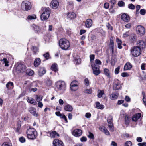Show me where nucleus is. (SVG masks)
I'll list each match as a JSON object with an SVG mask.
<instances>
[{"label": "nucleus", "mask_w": 146, "mask_h": 146, "mask_svg": "<svg viewBox=\"0 0 146 146\" xmlns=\"http://www.w3.org/2000/svg\"><path fill=\"white\" fill-rule=\"evenodd\" d=\"M132 66L130 62H127L124 66V70H130L132 67Z\"/></svg>", "instance_id": "obj_22"}, {"label": "nucleus", "mask_w": 146, "mask_h": 146, "mask_svg": "<svg viewBox=\"0 0 146 146\" xmlns=\"http://www.w3.org/2000/svg\"><path fill=\"white\" fill-rule=\"evenodd\" d=\"M130 51L132 56L137 57L141 53V50L138 46H134L131 48Z\"/></svg>", "instance_id": "obj_4"}, {"label": "nucleus", "mask_w": 146, "mask_h": 146, "mask_svg": "<svg viewBox=\"0 0 146 146\" xmlns=\"http://www.w3.org/2000/svg\"><path fill=\"white\" fill-rule=\"evenodd\" d=\"M57 66V64L56 63H54L52 65L51 67V69L52 70L56 72L58 71Z\"/></svg>", "instance_id": "obj_36"}, {"label": "nucleus", "mask_w": 146, "mask_h": 146, "mask_svg": "<svg viewBox=\"0 0 146 146\" xmlns=\"http://www.w3.org/2000/svg\"><path fill=\"white\" fill-rule=\"evenodd\" d=\"M117 43L118 44V48L119 49H121L122 48V46L121 44L122 43L121 41L119 38H117L116 40Z\"/></svg>", "instance_id": "obj_32"}, {"label": "nucleus", "mask_w": 146, "mask_h": 146, "mask_svg": "<svg viewBox=\"0 0 146 146\" xmlns=\"http://www.w3.org/2000/svg\"><path fill=\"white\" fill-rule=\"evenodd\" d=\"M137 46H138L140 48H144L145 47V44L144 42L142 40H138L137 43Z\"/></svg>", "instance_id": "obj_18"}, {"label": "nucleus", "mask_w": 146, "mask_h": 146, "mask_svg": "<svg viewBox=\"0 0 146 146\" xmlns=\"http://www.w3.org/2000/svg\"><path fill=\"white\" fill-rule=\"evenodd\" d=\"M46 83L47 86H50L52 85V82L50 79H48L46 81Z\"/></svg>", "instance_id": "obj_38"}, {"label": "nucleus", "mask_w": 146, "mask_h": 146, "mask_svg": "<svg viewBox=\"0 0 146 146\" xmlns=\"http://www.w3.org/2000/svg\"><path fill=\"white\" fill-rule=\"evenodd\" d=\"M78 82L76 81H73L70 84V88L72 91H75L78 89Z\"/></svg>", "instance_id": "obj_10"}, {"label": "nucleus", "mask_w": 146, "mask_h": 146, "mask_svg": "<svg viewBox=\"0 0 146 146\" xmlns=\"http://www.w3.org/2000/svg\"><path fill=\"white\" fill-rule=\"evenodd\" d=\"M21 6L23 9L27 11L30 9L31 8V3L27 1H23L21 3Z\"/></svg>", "instance_id": "obj_7"}, {"label": "nucleus", "mask_w": 146, "mask_h": 146, "mask_svg": "<svg viewBox=\"0 0 146 146\" xmlns=\"http://www.w3.org/2000/svg\"><path fill=\"white\" fill-rule=\"evenodd\" d=\"M128 7L130 9H134L135 8V6L132 4H130L128 5Z\"/></svg>", "instance_id": "obj_50"}, {"label": "nucleus", "mask_w": 146, "mask_h": 146, "mask_svg": "<svg viewBox=\"0 0 146 146\" xmlns=\"http://www.w3.org/2000/svg\"><path fill=\"white\" fill-rule=\"evenodd\" d=\"M19 141L22 143L24 142L25 141V139L23 137H21L19 139Z\"/></svg>", "instance_id": "obj_60"}, {"label": "nucleus", "mask_w": 146, "mask_h": 146, "mask_svg": "<svg viewBox=\"0 0 146 146\" xmlns=\"http://www.w3.org/2000/svg\"><path fill=\"white\" fill-rule=\"evenodd\" d=\"M26 66L23 64H19L17 68V71L19 72H23L26 69Z\"/></svg>", "instance_id": "obj_11"}, {"label": "nucleus", "mask_w": 146, "mask_h": 146, "mask_svg": "<svg viewBox=\"0 0 146 146\" xmlns=\"http://www.w3.org/2000/svg\"><path fill=\"white\" fill-rule=\"evenodd\" d=\"M90 83L88 78H86L84 80V84L86 86H88Z\"/></svg>", "instance_id": "obj_48"}, {"label": "nucleus", "mask_w": 146, "mask_h": 146, "mask_svg": "<svg viewBox=\"0 0 146 146\" xmlns=\"http://www.w3.org/2000/svg\"><path fill=\"white\" fill-rule=\"evenodd\" d=\"M118 95V94L117 93L114 92L111 94L110 98L111 100H115L117 98Z\"/></svg>", "instance_id": "obj_26"}, {"label": "nucleus", "mask_w": 146, "mask_h": 146, "mask_svg": "<svg viewBox=\"0 0 146 146\" xmlns=\"http://www.w3.org/2000/svg\"><path fill=\"white\" fill-rule=\"evenodd\" d=\"M140 113H138L133 115L132 117V120L134 121H136L141 117Z\"/></svg>", "instance_id": "obj_20"}, {"label": "nucleus", "mask_w": 146, "mask_h": 146, "mask_svg": "<svg viewBox=\"0 0 146 146\" xmlns=\"http://www.w3.org/2000/svg\"><path fill=\"white\" fill-rule=\"evenodd\" d=\"M56 87L60 91L63 92L65 90L66 85L63 81H59L56 83Z\"/></svg>", "instance_id": "obj_5"}, {"label": "nucleus", "mask_w": 146, "mask_h": 146, "mask_svg": "<svg viewBox=\"0 0 146 146\" xmlns=\"http://www.w3.org/2000/svg\"><path fill=\"white\" fill-rule=\"evenodd\" d=\"M140 13L141 15H144L146 13V10L143 9H141L140 10Z\"/></svg>", "instance_id": "obj_52"}, {"label": "nucleus", "mask_w": 146, "mask_h": 146, "mask_svg": "<svg viewBox=\"0 0 146 146\" xmlns=\"http://www.w3.org/2000/svg\"><path fill=\"white\" fill-rule=\"evenodd\" d=\"M104 7L106 9H108L109 7V4L108 3H106L104 5Z\"/></svg>", "instance_id": "obj_59"}, {"label": "nucleus", "mask_w": 146, "mask_h": 146, "mask_svg": "<svg viewBox=\"0 0 146 146\" xmlns=\"http://www.w3.org/2000/svg\"><path fill=\"white\" fill-rule=\"evenodd\" d=\"M141 6L139 5H137L136 7V15H139V11L140 9Z\"/></svg>", "instance_id": "obj_40"}, {"label": "nucleus", "mask_w": 146, "mask_h": 146, "mask_svg": "<svg viewBox=\"0 0 146 146\" xmlns=\"http://www.w3.org/2000/svg\"><path fill=\"white\" fill-rule=\"evenodd\" d=\"M110 48H111L112 52H113L114 48V44L113 41V38L111 37L110 38Z\"/></svg>", "instance_id": "obj_24"}, {"label": "nucleus", "mask_w": 146, "mask_h": 146, "mask_svg": "<svg viewBox=\"0 0 146 146\" xmlns=\"http://www.w3.org/2000/svg\"><path fill=\"white\" fill-rule=\"evenodd\" d=\"M59 5V2L57 0H53L50 4V7L53 9L57 8Z\"/></svg>", "instance_id": "obj_12"}, {"label": "nucleus", "mask_w": 146, "mask_h": 146, "mask_svg": "<svg viewBox=\"0 0 146 146\" xmlns=\"http://www.w3.org/2000/svg\"><path fill=\"white\" fill-rule=\"evenodd\" d=\"M92 90L91 89H86L84 91V92L86 94H90L92 93Z\"/></svg>", "instance_id": "obj_43"}, {"label": "nucleus", "mask_w": 146, "mask_h": 146, "mask_svg": "<svg viewBox=\"0 0 146 146\" xmlns=\"http://www.w3.org/2000/svg\"><path fill=\"white\" fill-rule=\"evenodd\" d=\"M59 45L61 49L64 50H68L70 46L69 41L64 38L61 39L59 40Z\"/></svg>", "instance_id": "obj_2"}, {"label": "nucleus", "mask_w": 146, "mask_h": 146, "mask_svg": "<svg viewBox=\"0 0 146 146\" xmlns=\"http://www.w3.org/2000/svg\"><path fill=\"white\" fill-rule=\"evenodd\" d=\"M27 101L29 103L32 104L34 105L36 104H37V102L36 101L32 98H27Z\"/></svg>", "instance_id": "obj_25"}, {"label": "nucleus", "mask_w": 146, "mask_h": 146, "mask_svg": "<svg viewBox=\"0 0 146 146\" xmlns=\"http://www.w3.org/2000/svg\"><path fill=\"white\" fill-rule=\"evenodd\" d=\"M136 29L137 33L141 36L143 35L145 33V29L142 26H138L136 27Z\"/></svg>", "instance_id": "obj_9"}, {"label": "nucleus", "mask_w": 146, "mask_h": 146, "mask_svg": "<svg viewBox=\"0 0 146 146\" xmlns=\"http://www.w3.org/2000/svg\"><path fill=\"white\" fill-rule=\"evenodd\" d=\"M1 61H3V62L5 64V66H9V65L8 64L9 62L6 58H4L3 60H1Z\"/></svg>", "instance_id": "obj_45"}, {"label": "nucleus", "mask_w": 146, "mask_h": 146, "mask_svg": "<svg viewBox=\"0 0 146 146\" xmlns=\"http://www.w3.org/2000/svg\"><path fill=\"white\" fill-rule=\"evenodd\" d=\"M93 64H95L96 65H100L101 64V62L98 59H96L95 61V63Z\"/></svg>", "instance_id": "obj_46"}, {"label": "nucleus", "mask_w": 146, "mask_h": 146, "mask_svg": "<svg viewBox=\"0 0 146 146\" xmlns=\"http://www.w3.org/2000/svg\"><path fill=\"white\" fill-rule=\"evenodd\" d=\"M42 99V96L40 95L38 96V95H36V101L37 102H40V101Z\"/></svg>", "instance_id": "obj_42"}, {"label": "nucleus", "mask_w": 146, "mask_h": 146, "mask_svg": "<svg viewBox=\"0 0 146 146\" xmlns=\"http://www.w3.org/2000/svg\"><path fill=\"white\" fill-rule=\"evenodd\" d=\"M36 15L33 14L32 15H29L27 17V19L29 20L35 19H36Z\"/></svg>", "instance_id": "obj_35"}, {"label": "nucleus", "mask_w": 146, "mask_h": 146, "mask_svg": "<svg viewBox=\"0 0 146 146\" xmlns=\"http://www.w3.org/2000/svg\"><path fill=\"white\" fill-rule=\"evenodd\" d=\"M92 21L90 19H88L86 20L85 25L86 27L88 28L90 27L92 25Z\"/></svg>", "instance_id": "obj_21"}, {"label": "nucleus", "mask_w": 146, "mask_h": 146, "mask_svg": "<svg viewBox=\"0 0 146 146\" xmlns=\"http://www.w3.org/2000/svg\"><path fill=\"white\" fill-rule=\"evenodd\" d=\"M40 58H36L34 62V65L35 67L38 66L40 63Z\"/></svg>", "instance_id": "obj_29"}, {"label": "nucleus", "mask_w": 146, "mask_h": 146, "mask_svg": "<svg viewBox=\"0 0 146 146\" xmlns=\"http://www.w3.org/2000/svg\"><path fill=\"white\" fill-rule=\"evenodd\" d=\"M54 146H64L63 142L58 139H54L53 141Z\"/></svg>", "instance_id": "obj_16"}, {"label": "nucleus", "mask_w": 146, "mask_h": 146, "mask_svg": "<svg viewBox=\"0 0 146 146\" xmlns=\"http://www.w3.org/2000/svg\"><path fill=\"white\" fill-rule=\"evenodd\" d=\"M76 14L74 12H70L68 13L67 15V18L69 19H72L76 17Z\"/></svg>", "instance_id": "obj_23"}, {"label": "nucleus", "mask_w": 146, "mask_h": 146, "mask_svg": "<svg viewBox=\"0 0 146 146\" xmlns=\"http://www.w3.org/2000/svg\"><path fill=\"white\" fill-rule=\"evenodd\" d=\"M129 121L128 116L126 115L125 117V123L127 125H128L129 124Z\"/></svg>", "instance_id": "obj_39"}, {"label": "nucleus", "mask_w": 146, "mask_h": 146, "mask_svg": "<svg viewBox=\"0 0 146 146\" xmlns=\"http://www.w3.org/2000/svg\"><path fill=\"white\" fill-rule=\"evenodd\" d=\"M32 28L33 30L36 33L38 32L40 30V28L38 26L34 24L32 25Z\"/></svg>", "instance_id": "obj_28"}, {"label": "nucleus", "mask_w": 146, "mask_h": 146, "mask_svg": "<svg viewBox=\"0 0 146 146\" xmlns=\"http://www.w3.org/2000/svg\"><path fill=\"white\" fill-rule=\"evenodd\" d=\"M96 108L98 109L102 110L104 107V106L103 105L101 104H100L98 102H96Z\"/></svg>", "instance_id": "obj_31"}, {"label": "nucleus", "mask_w": 146, "mask_h": 146, "mask_svg": "<svg viewBox=\"0 0 146 146\" xmlns=\"http://www.w3.org/2000/svg\"><path fill=\"white\" fill-rule=\"evenodd\" d=\"M29 111L34 116L38 117V115L36 113V109L34 108L31 107L29 108Z\"/></svg>", "instance_id": "obj_17"}, {"label": "nucleus", "mask_w": 146, "mask_h": 146, "mask_svg": "<svg viewBox=\"0 0 146 146\" xmlns=\"http://www.w3.org/2000/svg\"><path fill=\"white\" fill-rule=\"evenodd\" d=\"M64 109L67 111L71 112L73 110V108L71 105L67 104L64 106Z\"/></svg>", "instance_id": "obj_19"}, {"label": "nucleus", "mask_w": 146, "mask_h": 146, "mask_svg": "<svg viewBox=\"0 0 146 146\" xmlns=\"http://www.w3.org/2000/svg\"><path fill=\"white\" fill-rule=\"evenodd\" d=\"M93 70V73L96 76L98 75L100 73V66L95 64H92L91 65Z\"/></svg>", "instance_id": "obj_6"}, {"label": "nucleus", "mask_w": 146, "mask_h": 146, "mask_svg": "<svg viewBox=\"0 0 146 146\" xmlns=\"http://www.w3.org/2000/svg\"><path fill=\"white\" fill-rule=\"evenodd\" d=\"M32 50L35 53H36L38 50V48L35 46H33Z\"/></svg>", "instance_id": "obj_57"}, {"label": "nucleus", "mask_w": 146, "mask_h": 146, "mask_svg": "<svg viewBox=\"0 0 146 146\" xmlns=\"http://www.w3.org/2000/svg\"><path fill=\"white\" fill-rule=\"evenodd\" d=\"M95 56L94 54H91L90 56V60L91 62L93 61L94 59Z\"/></svg>", "instance_id": "obj_61"}, {"label": "nucleus", "mask_w": 146, "mask_h": 146, "mask_svg": "<svg viewBox=\"0 0 146 146\" xmlns=\"http://www.w3.org/2000/svg\"><path fill=\"white\" fill-rule=\"evenodd\" d=\"M132 145V142L130 141H126L125 143V146H131Z\"/></svg>", "instance_id": "obj_51"}, {"label": "nucleus", "mask_w": 146, "mask_h": 146, "mask_svg": "<svg viewBox=\"0 0 146 146\" xmlns=\"http://www.w3.org/2000/svg\"><path fill=\"white\" fill-rule=\"evenodd\" d=\"M50 136L51 137H55L59 136V135L55 131H53L50 133Z\"/></svg>", "instance_id": "obj_34"}, {"label": "nucleus", "mask_w": 146, "mask_h": 146, "mask_svg": "<svg viewBox=\"0 0 146 146\" xmlns=\"http://www.w3.org/2000/svg\"><path fill=\"white\" fill-rule=\"evenodd\" d=\"M121 19L125 22H128L130 19L129 16L126 13H122L121 15Z\"/></svg>", "instance_id": "obj_14"}, {"label": "nucleus", "mask_w": 146, "mask_h": 146, "mask_svg": "<svg viewBox=\"0 0 146 146\" xmlns=\"http://www.w3.org/2000/svg\"><path fill=\"white\" fill-rule=\"evenodd\" d=\"M43 13L40 16V18L42 21L46 20L50 16V11L49 8H42L41 9Z\"/></svg>", "instance_id": "obj_3"}, {"label": "nucleus", "mask_w": 146, "mask_h": 146, "mask_svg": "<svg viewBox=\"0 0 146 146\" xmlns=\"http://www.w3.org/2000/svg\"><path fill=\"white\" fill-rule=\"evenodd\" d=\"M97 92V96L99 98L102 97V95L104 94V90H98Z\"/></svg>", "instance_id": "obj_30"}, {"label": "nucleus", "mask_w": 146, "mask_h": 146, "mask_svg": "<svg viewBox=\"0 0 146 146\" xmlns=\"http://www.w3.org/2000/svg\"><path fill=\"white\" fill-rule=\"evenodd\" d=\"M26 72L27 74L30 76L32 75L34 73L33 71L31 70H27Z\"/></svg>", "instance_id": "obj_44"}, {"label": "nucleus", "mask_w": 146, "mask_h": 146, "mask_svg": "<svg viewBox=\"0 0 146 146\" xmlns=\"http://www.w3.org/2000/svg\"><path fill=\"white\" fill-rule=\"evenodd\" d=\"M130 39L132 42L136 40V35L134 34H131L130 35Z\"/></svg>", "instance_id": "obj_37"}, {"label": "nucleus", "mask_w": 146, "mask_h": 146, "mask_svg": "<svg viewBox=\"0 0 146 146\" xmlns=\"http://www.w3.org/2000/svg\"><path fill=\"white\" fill-rule=\"evenodd\" d=\"M27 137L31 140L35 139L37 136V133L36 130L34 128H29L27 131Z\"/></svg>", "instance_id": "obj_1"}, {"label": "nucleus", "mask_w": 146, "mask_h": 146, "mask_svg": "<svg viewBox=\"0 0 146 146\" xmlns=\"http://www.w3.org/2000/svg\"><path fill=\"white\" fill-rule=\"evenodd\" d=\"M87 138L85 137H83L80 138V140L81 142H85L87 140Z\"/></svg>", "instance_id": "obj_62"}, {"label": "nucleus", "mask_w": 146, "mask_h": 146, "mask_svg": "<svg viewBox=\"0 0 146 146\" xmlns=\"http://www.w3.org/2000/svg\"><path fill=\"white\" fill-rule=\"evenodd\" d=\"M139 146H146V142H143L141 143H139L138 144Z\"/></svg>", "instance_id": "obj_63"}, {"label": "nucleus", "mask_w": 146, "mask_h": 146, "mask_svg": "<svg viewBox=\"0 0 146 146\" xmlns=\"http://www.w3.org/2000/svg\"><path fill=\"white\" fill-rule=\"evenodd\" d=\"M118 5L119 7H123L124 6L125 3L122 1H119L118 2Z\"/></svg>", "instance_id": "obj_49"}, {"label": "nucleus", "mask_w": 146, "mask_h": 146, "mask_svg": "<svg viewBox=\"0 0 146 146\" xmlns=\"http://www.w3.org/2000/svg\"><path fill=\"white\" fill-rule=\"evenodd\" d=\"M120 68V67L119 66L117 68H116L115 71V73L116 74H117L119 72V69Z\"/></svg>", "instance_id": "obj_54"}, {"label": "nucleus", "mask_w": 146, "mask_h": 146, "mask_svg": "<svg viewBox=\"0 0 146 146\" xmlns=\"http://www.w3.org/2000/svg\"><path fill=\"white\" fill-rule=\"evenodd\" d=\"M112 118L111 116L109 117L107 119V121L108 124V126L110 128L111 131H114L113 124L112 123Z\"/></svg>", "instance_id": "obj_13"}, {"label": "nucleus", "mask_w": 146, "mask_h": 146, "mask_svg": "<svg viewBox=\"0 0 146 146\" xmlns=\"http://www.w3.org/2000/svg\"><path fill=\"white\" fill-rule=\"evenodd\" d=\"M43 56L47 60L49 58V53L48 52L45 54H44Z\"/></svg>", "instance_id": "obj_56"}, {"label": "nucleus", "mask_w": 146, "mask_h": 146, "mask_svg": "<svg viewBox=\"0 0 146 146\" xmlns=\"http://www.w3.org/2000/svg\"><path fill=\"white\" fill-rule=\"evenodd\" d=\"M143 100L144 104L145 106H146V98L145 97V95H143Z\"/></svg>", "instance_id": "obj_64"}, {"label": "nucleus", "mask_w": 146, "mask_h": 146, "mask_svg": "<svg viewBox=\"0 0 146 146\" xmlns=\"http://www.w3.org/2000/svg\"><path fill=\"white\" fill-rule=\"evenodd\" d=\"M104 74L108 77H110V72L109 70L107 68H105L104 70Z\"/></svg>", "instance_id": "obj_33"}, {"label": "nucleus", "mask_w": 146, "mask_h": 146, "mask_svg": "<svg viewBox=\"0 0 146 146\" xmlns=\"http://www.w3.org/2000/svg\"><path fill=\"white\" fill-rule=\"evenodd\" d=\"M61 118H62V119H64L65 120V121H66V123L68 122V120H67V119L66 118V117L64 114H62V115L61 117Z\"/></svg>", "instance_id": "obj_58"}, {"label": "nucleus", "mask_w": 146, "mask_h": 146, "mask_svg": "<svg viewBox=\"0 0 146 146\" xmlns=\"http://www.w3.org/2000/svg\"><path fill=\"white\" fill-rule=\"evenodd\" d=\"M82 133V131L80 129H76L74 130L72 132V134L74 136L78 137L81 135Z\"/></svg>", "instance_id": "obj_15"}, {"label": "nucleus", "mask_w": 146, "mask_h": 146, "mask_svg": "<svg viewBox=\"0 0 146 146\" xmlns=\"http://www.w3.org/2000/svg\"><path fill=\"white\" fill-rule=\"evenodd\" d=\"M121 87L120 82L118 79L115 80L113 83V89L115 90H118L120 89Z\"/></svg>", "instance_id": "obj_8"}, {"label": "nucleus", "mask_w": 146, "mask_h": 146, "mask_svg": "<svg viewBox=\"0 0 146 146\" xmlns=\"http://www.w3.org/2000/svg\"><path fill=\"white\" fill-rule=\"evenodd\" d=\"M6 87L8 90L11 89L13 87V82H9L6 85Z\"/></svg>", "instance_id": "obj_27"}, {"label": "nucleus", "mask_w": 146, "mask_h": 146, "mask_svg": "<svg viewBox=\"0 0 146 146\" xmlns=\"http://www.w3.org/2000/svg\"><path fill=\"white\" fill-rule=\"evenodd\" d=\"M110 3H111V7L112 8H113V5L115 4L116 3V0H111L110 1Z\"/></svg>", "instance_id": "obj_53"}, {"label": "nucleus", "mask_w": 146, "mask_h": 146, "mask_svg": "<svg viewBox=\"0 0 146 146\" xmlns=\"http://www.w3.org/2000/svg\"><path fill=\"white\" fill-rule=\"evenodd\" d=\"M46 72V70L44 68H41L39 71V73L41 75L44 74Z\"/></svg>", "instance_id": "obj_41"}, {"label": "nucleus", "mask_w": 146, "mask_h": 146, "mask_svg": "<svg viewBox=\"0 0 146 146\" xmlns=\"http://www.w3.org/2000/svg\"><path fill=\"white\" fill-rule=\"evenodd\" d=\"M75 62L78 64H79L80 63L81 59L79 58H75Z\"/></svg>", "instance_id": "obj_55"}, {"label": "nucleus", "mask_w": 146, "mask_h": 146, "mask_svg": "<svg viewBox=\"0 0 146 146\" xmlns=\"http://www.w3.org/2000/svg\"><path fill=\"white\" fill-rule=\"evenodd\" d=\"M1 146H12V145L11 143L6 142L3 143Z\"/></svg>", "instance_id": "obj_47"}]
</instances>
